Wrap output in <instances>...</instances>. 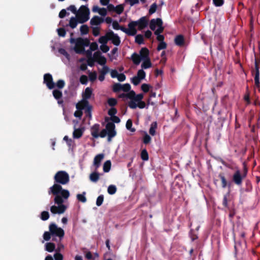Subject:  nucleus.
<instances>
[{
    "label": "nucleus",
    "mask_w": 260,
    "mask_h": 260,
    "mask_svg": "<svg viewBox=\"0 0 260 260\" xmlns=\"http://www.w3.org/2000/svg\"><path fill=\"white\" fill-rule=\"evenodd\" d=\"M51 233L50 232H46L44 233V235H43V238H44V239L46 241H48L50 240V238H51Z\"/></svg>",
    "instance_id": "54"
},
{
    "label": "nucleus",
    "mask_w": 260,
    "mask_h": 260,
    "mask_svg": "<svg viewBox=\"0 0 260 260\" xmlns=\"http://www.w3.org/2000/svg\"><path fill=\"white\" fill-rule=\"evenodd\" d=\"M78 23V21L76 18H71L70 21V26L74 28L76 27Z\"/></svg>",
    "instance_id": "32"
},
{
    "label": "nucleus",
    "mask_w": 260,
    "mask_h": 260,
    "mask_svg": "<svg viewBox=\"0 0 260 260\" xmlns=\"http://www.w3.org/2000/svg\"><path fill=\"white\" fill-rule=\"evenodd\" d=\"M49 217V213L47 211H43L41 213V219L43 220L48 219Z\"/></svg>",
    "instance_id": "42"
},
{
    "label": "nucleus",
    "mask_w": 260,
    "mask_h": 260,
    "mask_svg": "<svg viewBox=\"0 0 260 260\" xmlns=\"http://www.w3.org/2000/svg\"><path fill=\"white\" fill-rule=\"evenodd\" d=\"M112 27L114 29L118 30L120 29L123 31V29L125 28L123 26H120L117 21H114L112 23Z\"/></svg>",
    "instance_id": "34"
},
{
    "label": "nucleus",
    "mask_w": 260,
    "mask_h": 260,
    "mask_svg": "<svg viewBox=\"0 0 260 260\" xmlns=\"http://www.w3.org/2000/svg\"><path fill=\"white\" fill-rule=\"evenodd\" d=\"M175 42L178 46H182L184 44V38L182 36L179 35L176 37Z\"/></svg>",
    "instance_id": "22"
},
{
    "label": "nucleus",
    "mask_w": 260,
    "mask_h": 260,
    "mask_svg": "<svg viewBox=\"0 0 260 260\" xmlns=\"http://www.w3.org/2000/svg\"><path fill=\"white\" fill-rule=\"evenodd\" d=\"M233 180L234 182L237 184L241 183L242 177L239 171H237L234 175Z\"/></svg>",
    "instance_id": "21"
},
{
    "label": "nucleus",
    "mask_w": 260,
    "mask_h": 260,
    "mask_svg": "<svg viewBox=\"0 0 260 260\" xmlns=\"http://www.w3.org/2000/svg\"><path fill=\"white\" fill-rule=\"evenodd\" d=\"M80 30L82 35H85L88 32L89 28L86 25H82L81 26Z\"/></svg>",
    "instance_id": "31"
},
{
    "label": "nucleus",
    "mask_w": 260,
    "mask_h": 260,
    "mask_svg": "<svg viewBox=\"0 0 260 260\" xmlns=\"http://www.w3.org/2000/svg\"><path fill=\"white\" fill-rule=\"evenodd\" d=\"M103 22V19L99 16H94L90 20V23L92 25H97Z\"/></svg>",
    "instance_id": "20"
},
{
    "label": "nucleus",
    "mask_w": 260,
    "mask_h": 260,
    "mask_svg": "<svg viewBox=\"0 0 260 260\" xmlns=\"http://www.w3.org/2000/svg\"><path fill=\"white\" fill-rule=\"evenodd\" d=\"M103 66V67L100 71V72L101 74L105 75L110 70L108 67L105 66V64Z\"/></svg>",
    "instance_id": "50"
},
{
    "label": "nucleus",
    "mask_w": 260,
    "mask_h": 260,
    "mask_svg": "<svg viewBox=\"0 0 260 260\" xmlns=\"http://www.w3.org/2000/svg\"><path fill=\"white\" fill-rule=\"evenodd\" d=\"M156 5L155 4H152L150 8L149 13L151 14L154 13L156 11Z\"/></svg>",
    "instance_id": "52"
},
{
    "label": "nucleus",
    "mask_w": 260,
    "mask_h": 260,
    "mask_svg": "<svg viewBox=\"0 0 260 260\" xmlns=\"http://www.w3.org/2000/svg\"><path fill=\"white\" fill-rule=\"evenodd\" d=\"M110 74H111V76L112 77V78H117L119 73H118V72L116 71V70H112L110 72Z\"/></svg>",
    "instance_id": "62"
},
{
    "label": "nucleus",
    "mask_w": 260,
    "mask_h": 260,
    "mask_svg": "<svg viewBox=\"0 0 260 260\" xmlns=\"http://www.w3.org/2000/svg\"><path fill=\"white\" fill-rule=\"evenodd\" d=\"M100 49L104 53L107 52L110 48L106 44H102L100 46Z\"/></svg>",
    "instance_id": "47"
},
{
    "label": "nucleus",
    "mask_w": 260,
    "mask_h": 260,
    "mask_svg": "<svg viewBox=\"0 0 260 260\" xmlns=\"http://www.w3.org/2000/svg\"><path fill=\"white\" fill-rule=\"evenodd\" d=\"M55 248V244L52 243H47L45 245V249L48 252H52Z\"/></svg>",
    "instance_id": "26"
},
{
    "label": "nucleus",
    "mask_w": 260,
    "mask_h": 260,
    "mask_svg": "<svg viewBox=\"0 0 260 260\" xmlns=\"http://www.w3.org/2000/svg\"><path fill=\"white\" fill-rule=\"evenodd\" d=\"M115 125L111 122L108 123L106 126V135L108 136V141H110L112 138L116 135V132L115 130Z\"/></svg>",
    "instance_id": "13"
},
{
    "label": "nucleus",
    "mask_w": 260,
    "mask_h": 260,
    "mask_svg": "<svg viewBox=\"0 0 260 260\" xmlns=\"http://www.w3.org/2000/svg\"><path fill=\"white\" fill-rule=\"evenodd\" d=\"M137 76H138L140 79H142L143 80L145 78V72L142 69L139 70L138 71Z\"/></svg>",
    "instance_id": "38"
},
{
    "label": "nucleus",
    "mask_w": 260,
    "mask_h": 260,
    "mask_svg": "<svg viewBox=\"0 0 260 260\" xmlns=\"http://www.w3.org/2000/svg\"><path fill=\"white\" fill-rule=\"evenodd\" d=\"M149 51L146 48H142L139 54L133 53L132 55L131 59L134 63L139 64L141 61L142 62L141 68L144 69L150 68L152 67V63L149 57Z\"/></svg>",
    "instance_id": "1"
},
{
    "label": "nucleus",
    "mask_w": 260,
    "mask_h": 260,
    "mask_svg": "<svg viewBox=\"0 0 260 260\" xmlns=\"http://www.w3.org/2000/svg\"><path fill=\"white\" fill-rule=\"evenodd\" d=\"M99 179V174L96 172H93L90 175V179L91 181L96 182Z\"/></svg>",
    "instance_id": "29"
},
{
    "label": "nucleus",
    "mask_w": 260,
    "mask_h": 260,
    "mask_svg": "<svg viewBox=\"0 0 260 260\" xmlns=\"http://www.w3.org/2000/svg\"><path fill=\"white\" fill-rule=\"evenodd\" d=\"M133 123L131 119H128L126 123V127L131 132L134 133L136 129L135 128L132 127Z\"/></svg>",
    "instance_id": "25"
},
{
    "label": "nucleus",
    "mask_w": 260,
    "mask_h": 260,
    "mask_svg": "<svg viewBox=\"0 0 260 260\" xmlns=\"http://www.w3.org/2000/svg\"><path fill=\"white\" fill-rule=\"evenodd\" d=\"M111 163L110 160H107L103 165V170L105 172H108L111 169Z\"/></svg>",
    "instance_id": "24"
},
{
    "label": "nucleus",
    "mask_w": 260,
    "mask_h": 260,
    "mask_svg": "<svg viewBox=\"0 0 260 260\" xmlns=\"http://www.w3.org/2000/svg\"><path fill=\"white\" fill-rule=\"evenodd\" d=\"M156 128L157 123L156 122H154L151 124L149 129V134L151 136H154L155 135Z\"/></svg>",
    "instance_id": "23"
},
{
    "label": "nucleus",
    "mask_w": 260,
    "mask_h": 260,
    "mask_svg": "<svg viewBox=\"0 0 260 260\" xmlns=\"http://www.w3.org/2000/svg\"><path fill=\"white\" fill-rule=\"evenodd\" d=\"M150 28L154 31L155 35L161 33L164 30L162 20L159 18L152 19L150 23Z\"/></svg>",
    "instance_id": "9"
},
{
    "label": "nucleus",
    "mask_w": 260,
    "mask_h": 260,
    "mask_svg": "<svg viewBox=\"0 0 260 260\" xmlns=\"http://www.w3.org/2000/svg\"><path fill=\"white\" fill-rule=\"evenodd\" d=\"M53 94L54 97L57 100L59 99L62 96L61 92L58 90H54L53 91Z\"/></svg>",
    "instance_id": "35"
},
{
    "label": "nucleus",
    "mask_w": 260,
    "mask_h": 260,
    "mask_svg": "<svg viewBox=\"0 0 260 260\" xmlns=\"http://www.w3.org/2000/svg\"><path fill=\"white\" fill-rule=\"evenodd\" d=\"M93 59L94 61L102 66L105 65L107 62V59L102 55L100 51H96L93 54Z\"/></svg>",
    "instance_id": "14"
},
{
    "label": "nucleus",
    "mask_w": 260,
    "mask_h": 260,
    "mask_svg": "<svg viewBox=\"0 0 260 260\" xmlns=\"http://www.w3.org/2000/svg\"><path fill=\"white\" fill-rule=\"evenodd\" d=\"M97 77V75L95 72H91L89 74V80L91 81H94Z\"/></svg>",
    "instance_id": "48"
},
{
    "label": "nucleus",
    "mask_w": 260,
    "mask_h": 260,
    "mask_svg": "<svg viewBox=\"0 0 260 260\" xmlns=\"http://www.w3.org/2000/svg\"><path fill=\"white\" fill-rule=\"evenodd\" d=\"M142 80V79H140L138 76H136L131 79V81L135 85H137Z\"/></svg>",
    "instance_id": "36"
},
{
    "label": "nucleus",
    "mask_w": 260,
    "mask_h": 260,
    "mask_svg": "<svg viewBox=\"0 0 260 260\" xmlns=\"http://www.w3.org/2000/svg\"><path fill=\"white\" fill-rule=\"evenodd\" d=\"M49 231L52 235L59 237L62 238L64 236L63 230L61 228L58 227L55 224H50L49 225Z\"/></svg>",
    "instance_id": "12"
},
{
    "label": "nucleus",
    "mask_w": 260,
    "mask_h": 260,
    "mask_svg": "<svg viewBox=\"0 0 260 260\" xmlns=\"http://www.w3.org/2000/svg\"><path fill=\"white\" fill-rule=\"evenodd\" d=\"M70 43L74 50L77 53H81L84 51V47L88 46L89 41L87 39L79 38L77 39H71Z\"/></svg>",
    "instance_id": "4"
},
{
    "label": "nucleus",
    "mask_w": 260,
    "mask_h": 260,
    "mask_svg": "<svg viewBox=\"0 0 260 260\" xmlns=\"http://www.w3.org/2000/svg\"><path fill=\"white\" fill-rule=\"evenodd\" d=\"M121 90L124 91H128L131 89V86L129 84H124L123 85H121Z\"/></svg>",
    "instance_id": "46"
},
{
    "label": "nucleus",
    "mask_w": 260,
    "mask_h": 260,
    "mask_svg": "<svg viewBox=\"0 0 260 260\" xmlns=\"http://www.w3.org/2000/svg\"><path fill=\"white\" fill-rule=\"evenodd\" d=\"M55 203L59 205L58 206H52L50 208V211L53 214H62L64 213L67 209V207L61 204L63 203V200L59 196H56L54 199Z\"/></svg>",
    "instance_id": "6"
},
{
    "label": "nucleus",
    "mask_w": 260,
    "mask_h": 260,
    "mask_svg": "<svg viewBox=\"0 0 260 260\" xmlns=\"http://www.w3.org/2000/svg\"><path fill=\"white\" fill-rule=\"evenodd\" d=\"M100 129V125L99 124H95L91 128V134L94 138H104L106 136V130L103 129L100 133H99Z\"/></svg>",
    "instance_id": "11"
},
{
    "label": "nucleus",
    "mask_w": 260,
    "mask_h": 260,
    "mask_svg": "<svg viewBox=\"0 0 260 260\" xmlns=\"http://www.w3.org/2000/svg\"><path fill=\"white\" fill-rule=\"evenodd\" d=\"M113 8L114 10L117 12L118 14L121 13L123 11V7L122 5H118L116 6L115 8H114L112 5H109V8Z\"/></svg>",
    "instance_id": "27"
},
{
    "label": "nucleus",
    "mask_w": 260,
    "mask_h": 260,
    "mask_svg": "<svg viewBox=\"0 0 260 260\" xmlns=\"http://www.w3.org/2000/svg\"><path fill=\"white\" fill-rule=\"evenodd\" d=\"M98 44L96 43H92L90 45V49L91 51H94L98 49Z\"/></svg>",
    "instance_id": "58"
},
{
    "label": "nucleus",
    "mask_w": 260,
    "mask_h": 260,
    "mask_svg": "<svg viewBox=\"0 0 260 260\" xmlns=\"http://www.w3.org/2000/svg\"><path fill=\"white\" fill-rule=\"evenodd\" d=\"M108 104L111 106H113L117 104V101L115 99L110 98L108 100Z\"/></svg>",
    "instance_id": "51"
},
{
    "label": "nucleus",
    "mask_w": 260,
    "mask_h": 260,
    "mask_svg": "<svg viewBox=\"0 0 260 260\" xmlns=\"http://www.w3.org/2000/svg\"><path fill=\"white\" fill-rule=\"evenodd\" d=\"M116 190H117V188H116V186H115L114 185H110V186H109V187L108 188V192L110 194H114L116 192Z\"/></svg>",
    "instance_id": "30"
},
{
    "label": "nucleus",
    "mask_w": 260,
    "mask_h": 260,
    "mask_svg": "<svg viewBox=\"0 0 260 260\" xmlns=\"http://www.w3.org/2000/svg\"><path fill=\"white\" fill-rule=\"evenodd\" d=\"M50 191L54 194L58 196V194H60L59 196L61 199H67L70 196V192L68 190L63 189L62 187L58 184H54L53 186L50 187Z\"/></svg>",
    "instance_id": "8"
},
{
    "label": "nucleus",
    "mask_w": 260,
    "mask_h": 260,
    "mask_svg": "<svg viewBox=\"0 0 260 260\" xmlns=\"http://www.w3.org/2000/svg\"><path fill=\"white\" fill-rule=\"evenodd\" d=\"M220 179L221 180L222 187H226V186L227 185V182L226 181L225 178H224V176H223L222 175H220Z\"/></svg>",
    "instance_id": "61"
},
{
    "label": "nucleus",
    "mask_w": 260,
    "mask_h": 260,
    "mask_svg": "<svg viewBox=\"0 0 260 260\" xmlns=\"http://www.w3.org/2000/svg\"><path fill=\"white\" fill-rule=\"evenodd\" d=\"M104 201V197L103 196H100L98 197L96 200V204L97 206H101Z\"/></svg>",
    "instance_id": "45"
},
{
    "label": "nucleus",
    "mask_w": 260,
    "mask_h": 260,
    "mask_svg": "<svg viewBox=\"0 0 260 260\" xmlns=\"http://www.w3.org/2000/svg\"><path fill=\"white\" fill-rule=\"evenodd\" d=\"M100 15L103 16H105L107 14V10L106 8H101L99 13Z\"/></svg>",
    "instance_id": "60"
},
{
    "label": "nucleus",
    "mask_w": 260,
    "mask_h": 260,
    "mask_svg": "<svg viewBox=\"0 0 260 260\" xmlns=\"http://www.w3.org/2000/svg\"><path fill=\"white\" fill-rule=\"evenodd\" d=\"M151 138L146 132H145L143 138V142L145 144H148L151 142Z\"/></svg>",
    "instance_id": "37"
},
{
    "label": "nucleus",
    "mask_w": 260,
    "mask_h": 260,
    "mask_svg": "<svg viewBox=\"0 0 260 260\" xmlns=\"http://www.w3.org/2000/svg\"><path fill=\"white\" fill-rule=\"evenodd\" d=\"M117 48H114L110 52V53L108 54V56L111 61H113V60H115L117 57Z\"/></svg>",
    "instance_id": "19"
},
{
    "label": "nucleus",
    "mask_w": 260,
    "mask_h": 260,
    "mask_svg": "<svg viewBox=\"0 0 260 260\" xmlns=\"http://www.w3.org/2000/svg\"><path fill=\"white\" fill-rule=\"evenodd\" d=\"M113 90L116 92L121 90V84H114L113 85Z\"/></svg>",
    "instance_id": "55"
},
{
    "label": "nucleus",
    "mask_w": 260,
    "mask_h": 260,
    "mask_svg": "<svg viewBox=\"0 0 260 260\" xmlns=\"http://www.w3.org/2000/svg\"><path fill=\"white\" fill-rule=\"evenodd\" d=\"M167 47V44L165 42H159L158 47L157 50H160L161 49H164Z\"/></svg>",
    "instance_id": "49"
},
{
    "label": "nucleus",
    "mask_w": 260,
    "mask_h": 260,
    "mask_svg": "<svg viewBox=\"0 0 260 260\" xmlns=\"http://www.w3.org/2000/svg\"><path fill=\"white\" fill-rule=\"evenodd\" d=\"M148 25V20L143 17L137 21H132L128 25V28H123V32L129 36H134L137 34V27L139 30L145 28Z\"/></svg>",
    "instance_id": "2"
},
{
    "label": "nucleus",
    "mask_w": 260,
    "mask_h": 260,
    "mask_svg": "<svg viewBox=\"0 0 260 260\" xmlns=\"http://www.w3.org/2000/svg\"><path fill=\"white\" fill-rule=\"evenodd\" d=\"M214 5L217 7L221 6L223 4V0H213Z\"/></svg>",
    "instance_id": "56"
},
{
    "label": "nucleus",
    "mask_w": 260,
    "mask_h": 260,
    "mask_svg": "<svg viewBox=\"0 0 260 260\" xmlns=\"http://www.w3.org/2000/svg\"><path fill=\"white\" fill-rule=\"evenodd\" d=\"M76 108L77 110L74 113V116L76 117H81L82 115V110L84 108H78L77 107Z\"/></svg>",
    "instance_id": "39"
},
{
    "label": "nucleus",
    "mask_w": 260,
    "mask_h": 260,
    "mask_svg": "<svg viewBox=\"0 0 260 260\" xmlns=\"http://www.w3.org/2000/svg\"><path fill=\"white\" fill-rule=\"evenodd\" d=\"M141 158L144 160H147L148 159V155L146 150H143L141 152Z\"/></svg>",
    "instance_id": "43"
},
{
    "label": "nucleus",
    "mask_w": 260,
    "mask_h": 260,
    "mask_svg": "<svg viewBox=\"0 0 260 260\" xmlns=\"http://www.w3.org/2000/svg\"><path fill=\"white\" fill-rule=\"evenodd\" d=\"M89 10L84 6H82L76 14V17L80 23L87 21L89 17Z\"/></svg>",
    "instance_id": "7"
},
{
    "label": "nucleus",
    "mask_w": 260,
    "mask_h": 260,
    "mask_svg": "<svg viewBox=\"0 0 260 260\" xmlns=\"http://www.w3.org/2000/svg\"><path fill=\"white\" fill-rule=\"evenodd\" d=\"M108 40H109V39L108 37V32H107L105 36H102L99 38V43H100L102 44H106V43L108 42Z\"/></svg>",
    "instance_id": "28"
},
{
    "label": "nucleus",
    "mask_w": 260,
    "mask_h": 260,
    "mask_svg": "<svg viewBox=\"0 0 260 260\" xmlns=\"http://www.w3.org/2000/svg\"><path fill=\"white\" fill-rule=\"evenodd\" d=\"M117 78L119 81H124L125 80L126 77L123 74H119Z\"/></svg>",
    "instance_id": "57"
},
{
    "label": "nucleus",
    "mask_w": 260,
    "mask_h": 260,
    "mask_svg": "<svg viewBox=\"0 0 260 260\" xmlns=\"http://www.w3.org/2000/svg\"><path fill=\"white\" fill-rule=\"evenodd\" d=\"M150 85L144 83L141 85V89L145 92H147L149 91Z\"/></svg>",
    "instance_id": "40"
},
{
    "label": "nucleus",
    "mask_w": 260,
    "mask_h": 260,
    "mask_svg": "<svg viewBox=\"0 0 260 260\" xmlns=\"http://www.w3.org/2000/svg\"><path fill=\"white\" fill-rule=\"evenodd\" d=\"M104 157V155L103 154H100L95 156L93 160V166L95 167V169L99 167L100 163Z\"/></svg>",
    "instance_id": "17"
},
{
    "label": "nucleus",
    "mask_w": 260,
    "mask_h": 260,
    "mask_svg": "<svg viewBox=\"0 0 260 260\" xmlns=\"http://www.w3.org/2000/svg\"><path fill=\"white\" fill-rule=\"evenodd\" d=\"M77 199L79 201L83 202V203H84L86 202V197L85 196V193H83V194H79L77 195Z\"/></svg>",
    "instance_id": "41"
},
{
    "label": "nucleus",
    "mask_w": 260,
    "mask_h": 260,
    "mask_svg": "<svg viewBox=\"0 0 260 260\" xmlns=\"http://www.w3.org/2000/svg\"><path fill=\"white\" fill-rule=\"evenodd\" d=\"M44 82L49 89H52L54 87V83L52 81V77L50 74H45L44 77Z\"/></svg>",
    "instance_id": "16"
},
{
    "label": "nucleus",
    "mask_w": 260,
    "mask_h": 260,
    "mask_svg": "<svg viewBox=\"0 0 260 260\" xmlns=\"http://www.w3.org/2000/svg\"><path fill=\"white\" fill-rule=\"evenodd\" d=\"M64 84H65V83H64V81L62 80H59L56 83V86L59 88H63L64 86Z\"/></svg>",
    "instance_id": "53"
},
{
    "label": "nucleus",
    "mask_w": 260,
    "mask_h": 260,
    "mask_svg": "<svg viewBox=\"0 0 260 260\" xmlns=\"http://www.w3.org/2000/svg\"><path fill=\"white\" fill-rule=\"evenodd\" d=\"M136 42L139 44H142L143 42V37L142 35H137L135 38Z\"/></svg>",
    "instance_id": "44"
},
{
    "label": "nucleus",
    "mask_w": 260,
    "mask_h": 260,
    "mask_svg": "<svg viewBox=\"0 0 260 260\" xmlns=\"http://www.w3.org/2000/svg\"><path fill=\"white\" fill-rule=\"evenodd\" d=\"M92 95V89L90 87H87L82 93V100L76 104V107L78 108H87L88 111H90L91 107L87 100L91 98Z\"/></svg>",
    "instance_id": "5"
},
{
    "label": "nucleus",
    "mask_w": 260,
    "mask_h": 260,
    "mask_svg": "<svg viewBox=\"0 0 260 260\" xmlns=\"http://www.w3.org/2000/svg\"><path fill=\"white\" fill-rule=\"evenodd\" d=\"M116 112V110L115 108H112L109 110L108 114L111 116V117H112L115 115Z\"/></svg>",
    "instance_id": "59"
},
{
    "label": "nucleus",
    "mask_w": 260,
    "mask_h": 260,
    "mask_svg": "<svg viewBox=\"0 0 260 260\" xmlns=\"http://www.w3.org/2000/svg\"><path fill=\"white\" fill-rule=\"evenodd\" d=\"M87 55L88 56V60H87V62H88V64L89 66H92V65L93 64V60L94 59L92 58L91 57V52L89 51H87Z\"/></svg>",
    "instance_id": "33"
},
{
    "label": "nucleus",
    "mask_w": 260,
    "mask_h": 260,
    "mask_svg": "<svg viewBox=\"0 0 260 260\" xmlns=\"http://www.w3.org/2000/svg\"><path fill=\"white\" fill-rule=\"evenodd\" d=\"M108 37L109 40H111L113 44L116 46H118L120 43V40L119 37L115 34L113 31H110L108 32Z\"/></svg>",
    "instance_id": "15"
},
{
    "label": "nucleus",
    "mask_w": 260,
    "mask_h": 260,
    "mask_svg": "<svg viewBox=\"0 0 260 260\" xmlns=\"http://www.w3.org/2000/svg\"><path fill=\"white\" fill-rule=\"evenodd\" d=\"M80 81L82 84H85L87 81V78L86 76L83 75L80 77Z\"/></svg>",
    "instance_id": "63"
},
{
    "label": "nucleus",
    "mask_w": 260,
    "mask_h": 260,
    "mask_svg": "<svg viewBox=\"0 0 260 260\" xmlns=\"http://www.w3.org/2000/svg\"><path fill=\"white\" fill-rule=\"evenodd\" d=\"M54 178L56 182L62 184H67L69 181V175L64 171H59L57 172Z\"/></svg>",
    "instance_id": "10"
},
{
    "label": "nucleus",
    "mask_w": 260,
    "mask_h": 260,
    "mask_svg": "<svg viewBox=\"0 0 260 260\" xmlns=\"http://www.w3.org/2000/svg\"><path fill=\"white\" fill-rule=\"evenodd\" d=\"M84 131L83 128H74V131L73 133V137L75 139L80 138L83 135Z\"/></svg>",
    "instance_id": "18"
},
{
    "label": "nucleus",
    "mask_w": 260,
    "mask_h": 260,
    "mask_svg": "<svg viewBox=\"0 0 260 260\" xmlns=\"http://www.w3.org/2000/svg\"><path fill=\"white\" fill-rule=\"evenodd\" d=\"M55 260H62L63 257L60 253H56L54 255Z\"/></svg>",
    "instance_id": "64"
},
{
    "label": "nucleus",
    "mask_w": 260,
    "mask_h": 260,
    "mask_svg": "<svg viewBox=\"0 0 260 260\" xmlns=\"http://www.w3.org/2000/svg\"><path fill=\"white\" fill-rule=\"evenodd\" d=\"M126 96L129 99L128 106L132 109H135L137 107L143 109L145 107L146 104L142 101L144 95L143 94H136L133 90L130 91L125 94L120 95V96Z\"/></svg>",
    "instance_id": "3"
}]
</instances>
